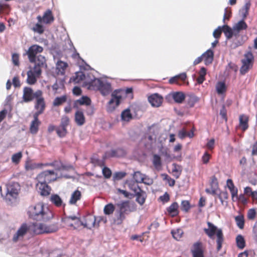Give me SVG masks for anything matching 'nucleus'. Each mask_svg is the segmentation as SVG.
Segmentation results:
<instances>
[{"label": "nucleus", "instance_id": "15", "mask_svg": "<svg viewBox=\"0 0 257 257\" xmlns=\"http://www.w3.org/2000/svg\"><path fill=\"white\" fill-rule=\"evenodd\" d=\"M192 253L193 257H204L201 242L197 241L193 244Z\"/></svg>", "mask_w": 257, "mask_h": 257}, {"label": "nucleus", "instance_id": "49", "mask_svg": "<svg viewBox=\"0 0 257 257\" xmlns=\"http://www.w3.org/2000/svg\"><path fill=\"white\" fill-rule=\"evenodd\" d=\"M216 89L218 94L223 93L226 89L225 84L223 82H219L217 83Z\"/></svg>", "mask_w": 257, "mask_h": 257}, {"label": "nucleus", "instance_id": "27", "mask_svg": "<svg viewBox=\"0 0 257 257\" xmlns=\"http://www.w3.org/2000/svg\"><path fill=\"white\" fill-rule=\"evenodd\" d=\"M75 121L77 125H82L85 122V117L83 113L80 111H77L75 114Z\"/></svg>", "mask_w": 257, "mask_h": 257}, {"label": "nucleus", "instance_id": "32", "mask_svg": "<svg viewBox=\"0 0 257 257\" xmlns=\"http://www.w3.org/2000/svg\"><path fill=\"white\" fill-rule=\"evenodd\" d=\"M233 28H231L227 25L222 26V32L224 33L227 40L231 39L233 35Z\"/></svg>", "mask_w": 257, "mask_h": 257}, {"label": "nucleus", "instance_id": "12", "mask_svg": "<svg viewBox=\"0 0 257 257\" xmlns=\"http://www.w3.org/2000/svg\"><path fill=\"white\" fill-rule=\"evenodd\" d=\"M27 232H29V225L27 223H23L14 234L13 240L14 242H16L18 240L21 239Z\"/></svg>", "mask_w": 257, "mask_h": 257}, {"label": "nucleus", "instance_id": "58", "mask_svg": "<svg viewBox=\"0 0 257 257\" xmlns=\"http://www.w3.org/2000/svg\"><path fill=\"white\" fill-rule=\"evenodd\" d=\"M73 169V166L71 165H64L61 164L60 166H58L56 168V170H70Z\"/></svg>", "mask_w": 257, "mask_h": 257}, {"label": "nucleus", "instance_id": "23", "mask_svg": "<svg viewBox=\"0 0 257 257\" xmlns=\"http://www.w3.org/2000/svg\"><path fill=\"white\" fill-rule=\"evenodd\" d=\"M170 95L174 100L178 103H181L185 98V94L182 91L172 92Z\"/></svg>", "mask_w": 257, "mask_h": 257}, {"label": "nucleus", "instance_id": "37", "mask_svg": "<svg viewBox=\"0 0 257 257\" xmlns=\"http://www.w3.org/2000/svg\"><path fill=\"white\" fill-rule=\"evenodd\" d=\"M43 229L44 230V233H49L56 232L58 230V227L56 224H51L47 225L43 224Z\"/></svg>", "mask_w": 257, "mask_h": 257}, {"label": "nucleus", "instance_id": "38", "mask_svg": "<svg viewBox=\"0 0 257 257\" xmlns=\"http://www.w3.org/2000/svg\"><path fill=\"white\" fill-rule=\"evenodd\" d=\"M71 219L72 220H76L75 224L79 226V224L83 225L85 227L86 226V224H84L81 221L80 218L76 216V215H70L66 216L64 219V221L66 223H68V220Z\"/></svg>", "mask_w": 257, "mask_h": 257}, {"label": "nucleus", "instance_id": "40", "mask_svg": "<svg viewBox=\"0 0 257 257\" xmlns=\"http://www.w3.org/2000/svg\"><path fill=\"white\" fill-rule=\"evenodd\" d=\"M133 177L136 183H142V182H144L145 174L142 173L140 171H136L134 172Z\"/></svg>", "mask_w": 257, "mask_h": 257}, {"label": "nucleus", "instance_id": "16", "mask_svg": "<svg viewBox=\"0 0 257 257\" xmlns=\"http://www.w3.org/2000/svg\"><path fill=\"white\" fill-rule=\"evenodd\" d=\"M28 225L30 233H33L35 234L44 233V230L43 229V223H35L28 224Z\"/></svg>", "mask_w": 257, "mask_h": 257}, {"label": "nucleus", "instance_id": "14", "mask_svg": "<svg viewBox=\"0 0 257 257\" xmlns=\"http://www.w3.org/2000/svg\"><path fill=\"white\" fill-rule=\"evenodd\" d=\"M163 97L158 93H154L148 97V101L154 107L160 106L163 102Z\"/></svg>", "mask_w": 257, "mask_h": 257}, {"label": "nucleus", "instance_id": "5", "mask_svg": "<svg viewBox=\"0 0 257 257\" xmlns=\"http://www.w3.org/2000/svg\"><path fill=\"white\" fill-rule=\"evenodd\" d=\"M7 191L5 199L8 203H12L13 200L17 198L20 186L17 182H11L6 186Z\"/></svg>", "mask_w": 257, "mask_h": 257}, {"label": "nucleus", "instance_id": "36", "mask_svg": "<svg viewBox=\"0 0 257 257\" xmlns=\"http://www.w3.org/2000/svg\"><path fill=\"white\" fill-rule=\"evenodd\" d=\"M152 163L156 169H160L162 166V161L160 156L159 155L154 154L153 156Z\"/></svg>", "mask_w": 257, "mask_h": 257}, {"label": "nucleus", "instance_id": "24", "mask_svg": "<svg viewBox=\"0 0 257 257\" xmlns=\"http://www.w3.org/2000/svg\"><path fill=\"white\" fill-rule=\"evenodd\" d=\"M227 186L230 191L232 199L234 201V197L237 199V189L234 186L232 180L230 179L227 180Z\"/></svg>", "mask_w": 257, "mask_h": 257}, {"label": "nucleus", "instance_id": "21", "mask_svg": "<svg viewBox=\"0 0 257 257\" xmlns=\"http://www.w3.org/2000/svg\"><path fill=\"white\" fill-rule=\"evenodd\" d=\"M201 55L206 65H208L212 63L214 58V52L211 49L207 50Z\"/></svg>", "mask_w": 257, "mask_h": 257}, {"label": "nucleus", "instance_id": "2", "mask_svg": "<svg viewBox=\"0 0 257 257\" xmlns=\"http://www.w3.org/2000/svg\"><path fill=\"white\" fill-rule=\"evenodd\" d=\"M89 88L98 90L103 96H107L112 91L110 82L105 79L96 78L94 76L89 82Z\"/></svg>", "mask_w": 257, "mask_h": 257}, {"label": "nucleus", "instance_id": "48", "mask_svg": "<svg viewBox=\"0 0 257 257\" xmlns=\"http://www.w3.org/2000/svg\"><path fill=\"white\" fill-rule=\"evenodd\" d=\"M237 226L240 228L242 229L244 227V220L242 215H238L235 217Z\"/></svg>", "mask_w": 257, "mask_h": 257}, {"label": "nucleus", "instance_id": "62", "mask_svg": "<svg viewBox=\"0 0 257 257\" xmlns=\"http://www.w3.org/2000/svg\"><path fill=\"white\" fill-rule=\"evenodd\" d=\"M210 185L211 188H218V181L216 177L215 176H212L211 178V181L210 183Z\"/></svg>", "mask_w": 257, "mask_h": 257}, {"label": "nucleus", "instance_id": "64", "mask_svg": "<svg viewBox=\"0 0 257 257\" xmlns=\"http://www.w3.org/2000/svg\"><path fill=\"white\" fill-rule=\"evenodd\" d=\"M142 183L148 185H151L153 183V180L152 179L150 178L148 176L145 174L144 182H142Z\"/></svg>", "mask_w": 257, "mask_h": 257}, {"label": "nucleus", "instance_id": "20", "mask_svg": "<svg viewBox=\"0 0 257 257\" xmlns=\"http://www.w3.org/2000/svg\"><path fill=\"white\" fill-rule=\"evenodd\" d=\"M91 99L87 96H82L79 99L75 100L73 103V107L78 108V105L88 106L91 104Z\"/></svg>", "mask_w": 257, "mask_h": 257}, {"label": "nucleus", "instance_id": "39", "mask_svg": "<svg viewBox=\"0 0 257 257\" xmlns=\"http://www.w3.org/2000/svg\"><path fill=\"white\" fill-rule=\"evenodd\" d=\"M236 243L237 247L239 249H243L245 246V241L243 236L239 234L236 237Z\"/></svg>", "mask_w": 257, "mask_h": 257}, {"label": "nucleus", "instance_id": "18", "mask_svg": "<svg viewBox=\"0 0 257 257\" xmlns=\"http://www.w3.org/2000/svg\"><path fill=\"white\" fill-rule=\"evenodd\" d=\"M121 96H117L113 93L111 94V98L108 102L107 109L109 111H112L116 106L119 105Z\"/></svg>", "mask_w": 257, "mask_h": 257}, {"label": "nucleus", "instance_id": "50", "mask_svg": "<svg viewBox=\"0 0 257 257\" xmlns=\"http://www.w3.org/2000/svg\"><path fill=\"white\" fill-rule=\"evenodd\" d=\"M198 98L197 97L194 95H190L187 100L188 105L190 107L194 106V104L198 101Z\"/></svg>", "mask_w": 257, "mask_h": 257}, {"label": "nucleus", "instance_id": "19", "mask_svg": "<svg viewBox=\"0 0 257 257\" xmlns=\"http://www.w3.org/2000/svg\"><path fill=\"white\" fill-rule=\"evenodd\" d=\"M92 79L93 77L90 78L88 74L86 75L83 72H77L75 73V76L74 80L76 82H79L80 81L85 80V82L89 86L90 79ZM88 87L89 88V86Z\"/></svg>", "mask_w": 257, "mask_h": 257}, {"label": "nucleus", "instance_id": "7", "mask_svg": "<svg viewBox=\"0 0 257 257\" xmlns=\"http://www.w3.org/2000/svg\"><path fill=\"white\" fill-rule=\"evenodd\" d=\"M253 59V55L250 52H248L244 55V58L241 60L242 65L239 71L241 75H244L252 67Z\"/></svg>", "mask_w": 257, "mask_h": 257}, {"label": "nucleus", "instance_id": "52", "mask_svg": "<svg viewBox=\"0 0 257 257\" xmlns=\"http://www.w3.org/2000/svg\"><path fill=\"white\" fill-rule=\"evenodd\" d=\"M102 172L104 177L106 179L110 178L112 175L111 171L107 167H104L102 169Z\"/></svg>", "mask_w": 257, "mask_h": 257}, {"label": "nucleus", "instance_id": "33", "mask_svg": "<svg viewBox=\"0 0 257 257\" xmlns=\"http://www.w3.org/2000/svg\"><path fill=\"white\" fill-rule=\"evenodd\" d=\"M50 201L57 207H60L63 204V201L58 194L51 195Z\"/></svg>", "mask_w": 257, "mask_h": 257}, {"label": "nucleus", "instance_id": "34", "mask_svg": "<svg viewBox=\"0 0 257 257\" xmlns=\"http://www.w3.org/2000/svg\"><path fill=\"white\" fill-rule=\"evenodd\" d=\"M81 196V192L78 190H75L71 194V196L69 200V203L70 204H75L78 200L80 199Z\"/></svg>", "mask_w": 257, "mask_h": 257}, {"label": "nucleus", "instance_id": "26", "mask_svg": "<svg viewBox=\"0 0 257 257\" xmlns=\"http://www.w3.org/2000/svg\"><path fill=\"white\" fill-rule=\"evenodd\" d=\"M135 195L136 196V201L141 205H143L147 197L146 192L141 189L140 191L136 193Z\"/></svg>", "mask_w": 257, "mask_h": 257}, {"label": "nucleus", "instance_id": "43", "mask_svg": "<svg viewBox=\"0 0 257 257\" xmlns=\"http://www.w3.org/2000/svg\"><path fill=\"white\" fill-rule=\"evenodd\" d=\"M135 181H130L127 183V185L128 188L131 190L133 191L135 193H137L138 191H140L141 190V188L137 184Z\"/></svg>", "mask_w": 257, "mask_h": 257}, {"label": "nucleus", "instance_id": "4", "mask_svg": "<svg viewBox=\"0 0 257 257\" xmlns=\"http://www.w3.org/2000/svg\"><path fill=\"white\" fill-rule=\"evenodd\" d=\"M117 206L119 208L118 219L120 221L124 219V214H128L130 212L135 211L136 209V205L133 202H130L128 201H124L117 203Z\"/></svg>", "mask_w": 257, "mask_h": 257}, {"label": "nucleus", "instance_id": "55", "mask_svg": "<svg viewBox=\"0 0 257 257\" xmlns=\"http://www.w3.org/2000/svg\"><path fill=\"white\" fill-rule=\"evenodd\" d=\"M22 157V154L21 152H18L14 154L12 157V160L13 163L17 164L19 162L20 160Z\"/></svg>", "mask_w": 257, "mask_h": 257}, {"label": "nucleus", "instance_id": "22", "mask_svg": "<svg viewBox=\"0 0 257 257\" xmlns=\"http://www.w3.org/2000/svg\"><path fill=\"white\" fill-rule=\"evenodd\" d=\"M40 96L35 98V103L34 107L35 109L45 110L46 107L45 102L43 97V93H41Z\"/></svg>", "mask_w": 257, "mask_h": 257}, {"label": "nucleus", "instance_id": "46", "mask_svg": "<svg viewBox=\"0 0 257 257\" xmlns=\"http://www.w3.org/2000/svg\"><path fill=\"white\" fill-rule=\"evenodd\" d=\"M173 237L175 239L179 240L182 237L183 231L181 229H177L171 231Z\"/></svg>", "mask_w": 257, "mask_h": 257}, {"label": "nucleus", "instance_id": "6", "mask_svg": "<svg viewBox=\"0 0 257 257\" xmlns=\"http://www.w3.org/2000/svg\"><path fill=\"white\" fill-rule=\"evenodd\" d=\"M41 93H42V91L40 90H37L34 92L32 88L25 87L23 89V101L26 103L32 101L39 96Z\"/></svg>", "mask_w": 257, "mask_h": 257}, {"label": "nucleus", "instance_id": "35", "mask_svg": "<svg viewBox=\"0 0 257 257\" xmlns=\"http://www.w3.org/2000/svg\"><path fill=\"white\" fill-rule=\"evenodd\" d=\"M41 122L39 120L33 119L30 125V131L32 134H36L37 133L39 129V126Z\"/></svg>", "mask_w": 257, "mask_h": 257}, {"label": "nucleus", "instance_id": "41", "mask_svg": "<svg viewBox=\"0 0 257 257\" xmlns=\"http://www.w3.org/2000/svg\"><path fill=\"white\" fill-rule=\"evenodd\" d=\"M121 119L124 121H129L132 118V115L130 109L127 108L122 111L121 114Z\"/></svg>", "mask_w": 257, "mask_h": 257}, {"label": "nucleus", "instance_id": "42", "mask_svg": "<svg viewBox=\"0 0 257 257\" xmlns=\"http://www.w3.org/2000/svg\"><path fill=\"white\" fill-rule=\"evenodd\" d=\"M42 22L38 21V23L33 27L32 30L39 34H43L44 32V28L42 25Z\"/></svg>", "mask_w": 257, "mask_h": 257}, {"label": "nucleus", "instance_id": "56", "mask_svg": "<svg viewBox=\"0 0 257 257\" xmlns=\"http://www.w3.org/2000/svg\"><path fill=\"white\" fill-rule=\"evenodd\" d=\"M56 133L60 137H63L66 134V128L60 126L56 128Z\"/></svg>", "mask_w": 257, "mask_h": 257}, {"label": "nucleus", "instance_id": "54", "mask_svg": "<svg viewBox=\"0 0 257 257\" xmlns=\"http://www.w3.org/2000/svg\"><path fill=\"white\" fill-rule=\"evenodd\" d=\"M126 174L124 172H116L113 174V179L114 180H121L125 176Z\"/></svg>", "mask_w": 257, "mask_h": 257}, {"label": "nucleus", "instance_id": "3", "mask_svg": "<svg viewBox=\"0 0 257 257\" xmlns=\"http://www.w3.org/2000/svg\"><path fill=\"white\" fill-rule=\"evenodd\" d=\"M208 228H204L205 233L210 238H212L216 232L217 236V250H220L222 247V244L223 241V237L222 230L218 229L216 226L210 222H207Z\"/></svg>", "mask_w": 257, "mask_h": 257}, {"label": "nucleus", "instance_id": "47", "mask_svg": "<svg viewBox=\"0 0 257 257\" xmlns=\"http://www.w3.org/2000/svg\"><path fill=\"white\" fill-rule=\"evenodd\" d=\"M66 100L67 97L65 95H63L60 97H57L53 101V105L59 106L65 102Z\"/></svg>", "mask_w": 257, "mask_h": 257}, {"label": "nucleus", "instance_id": "13", "mask_svg": "<svg viewBox=\"0 0 257 257\" xmlns=\"http://www.w3.org/2000/svg\"><path fill=\"white\" fill-rule=\"evenodd\" d=\"M37 19L39 22H42L45 24H50L54 21V17L52 15V12L50 10H47L44 13L43 17L38 16Z\"/></svg>", "mask_w": 257, "mask_h": 257}, {"label": "nucleus", "instance_id": "31", "mask_svg": "<svg viewBox=\"0 0 257 257\" xmlns=\"http://www.w3.org/2000/svg\"><path fill=\"white\" fill-rule=\"evenodd\" d=\"M68 66L66 63L62 61H58L56 64V69L58 74L64 75L65 69Z\"/></svg>", "mask_w": 257, "mask_h": 257}, {"label": "nucleus", "instance_id": "9", "mask_svg": "<svg viewBox=\"0 0 257 257\" xmlns=\"http://www.w3.org/2000/svg\"><path fill=\"white\" fill-rule=\"evenodd\" d=\"M55 175L53 170H46L40 173L37 176L39 182H43L48 184V183L57 180L56 176Z\"/></svg>", "mask_w": 257, "mask_h": 257}, {"label": "nucleus", "instance_id": "30", "mask_svg": "<svg viewBox=\"0 0 257 257\" xmlns=\"http://www.w3.org/2000/svg\"><path fill=\"white\" fill-rule=\"evenodd\" d=\"M248 118L244 115H241L239 116V125L242 131H244L247 129Z\"/></svg>", "mask_w": 257, "mask_h": 257}, {"label": "nucleus", "instance_id": "28", "mask_svg": "<svg viewBox=\"0 0 257 257\" xmlns=\"http://www.w3.org/2000/svg\"><path fill=\"white\" fill-rule=\"evenodd\" d=\"M247 28V25L243 19L233 26V30L240 32L241 30H246Z\"/></svg>", "mask_w": 257, "mask_h": 257}, {"label": "nucleus", "instance_id": "10", "mask_svg": "<svg viewBox=\"0 0 257 257\" xmlns=\"http://www.w3.org/2000/svg\"><path fill=\"white\" fill-rule=\"evenodd\" d=\"M33 63H34L33 69H35V72L37 76H40L41 74L42 68L47 67L46 58L42 55H38L35 58V61Z\"/></svg>", "mask_w": 257, "mask_h": 257}, {"label": "nucleus", "instance_id": "59", "mask_svg": "<svg viewBox=\"0 0 257 257\" xmlns=\"http://www.w3.org/2000/svg\"><path fill=\"white\" fill-rule=\"evenodd\" d=\"M174 168L172 169V172L174 173V176H175L176 178H178L181 174V171L179 170L178 168L179 167L175 164H173Z\"/></svg>", "mask_w": 257, "mask_h": 257}, {"label": "nucleus", "instance_id": "17", "mask_svg": "<svg viewBox=\"0 0 257 257\" xmlns=\"http://www.w3.org/2000/svg\"><path fill=\"white\" fill-rule=\"evenodd\" d=\"M37 185L38 188V191L41 195L46 196L50 195L51 188L48 184L43 182H38Z\"/></svg>", "mask_w": 257, "mask_h": 257}, {"label": "nucleus", "instance_id": "57", "mask_svg": "<svg viewBox=\"0 0 257 257\" xmlns=\"http://www.w3.org/2000/svg\"><path fill=\"white\" fill-rule=\"evenodd\" d=\"M222 32V26H218L217 28L214 31L213 36L215 39H218L220 38Z\"/></svg>", "mask_w": 257, "mask_h": 257}, {"label": "nucleus", "instance_id": "1", "mask_svg": "<svg viewBox=\"0 0 257 257\" xmlns=\"http://www.w3.org/2000/svg\"><path fill=\"white\" fill-rule=\"evenodd\" d=\"M28 214L33 220L44 222L49 221L53 217L52 211L42 202L30 206Z\"/></svg>", "mask_w": 257, "mask_h": 257}, {"label": "nucleus", "instance_id": "63", "mask_svg": "<svg viewBox=\"0 0 257 257\" xmlns=\"http://www.w3.org/2000/svg\"><path fill=\"white\" fill-rule=\"evenodd\" d=\"M12 61L14 64L16 66L19 65V55L16 53H14L12 55Z\"/></svg>", "mask_w": 257, "mask_h": 257}, {"label": "nucleus", "instance_id": "8", "mask_svg": "<svg viewBox=\"0 0 257 257\" xmlns=\"http://www.w3.org/2000/svg\"><path fill=\"white\" fill-rule=\"evenodd\" d=\"M43 50L44 49L42 46L34 44L29 48L26 53L24 54V55H27L29 61L31 63H33L35 58L38 55H40V54L43 52Z\"/></svg>", "mask_w": 257, "mask_h": 257}, {"label": "nucleus", "instance_id": "53", "mask_svg": "<svg viewBox=\"0 0 257 257\" xmlns=\"http://www.w3.org/2000/svg\"><path fill=\"white\" fill-rule=\"evenodd\" d=\"M91 163L94 164L95 165H97V166L102 167L104 165L103 160H101L98 159L95 156H93L91 158Z\"/></svg>", "mask_w": 257, "mask_h": 257}, {"label": "nucleus", "instance_id": "44", "mask_svg": "<svg viewBox=\"0 0 257 257\" xmlns=\"http://www.w3.org/2000/svg\"><path fill=\"white\" fill-rule=\"evenodd\" d=\"M250 7V3L249 2L246 3L240 10V13L243 19H245L247 17Z\"/></svg>", "mask_w": 257, "mask_h": 257}, {"label": "nucleus", "instance_id": "60", "mask_svg": "<svg viewBox=\"0 0 257 257\" xmlns=\"http://www.w3.org/2000/svg\"><path fill=\"white\" fill-rule=\"evenodd\" d=\"M228 198V194L227 191L220 192V200L222 204H223V200L227 199Z\"/></svg>", "mask_w": 257, "mask_h": 257}, {"label": "nucleus", "instance_id": "61", "mask_svg": "<svg viewBox=\"0 0 257 257\" xmlns=\"http://www.w3.org/2000/svg\"><path fill=\"white\" fill-rule=\"evenodd\" d=\"M256 212L254 209H250L247 213V217L249 219H253L255 217Z\"/></svg>", "mask_w": 257, "mask_h": 257}, {"label": "nucleus", "instance_id": "25", "mask_svg": "<svg viewBox=\"0 0 257 257\" xmlns=\"http://www.w3.org/2000/svg\"><path fill=\"white\" fill-rule=\"evenodd\" d=\"M37 76L35 72V69L30 70L27 72V82L30 85L34 84L37 81Z\"/></svg>", "mask_w": 257, "mask_h": 257}, {"label": "nucleus", "instance_id": "11", "mask_svg": "<svg viewBox=\"0 0 257 257\" xmlns=\"http://www.w3.org/2000/svg\"><path fill=\"white\" fill-rule=\"evenodd\" d=\"M126 154V150L122 148H117L115 149H111L107 151L103 156V159L105 160L107 158L110 157H123Z\"/></svg>", "mask_w": 257, "mask_h": 257}, {"label": "nucleus", "instance_id": "45", "mask_svg": "<svg viewBox=\"0 0 257 257\" xmlns=\"http://www.w3.org/2000/svg\"><path fill=\"white\" fill-rule=\"evenodd\" d=\"M115 208L114 205L111 203L106 205L104 207V213L106 215H110L113 213Z\"/></svg>", "mask_w": 257, "mask_h": 257}, {"label": "nucleus", "instance_id": "29", "mask_svg": "<svg viewBox=\"0 0 257 257\" xmlns=\"http://www.w3.org/2000/svg\"><path fill=\"white\" fill-rule=\"evenodd\" d=\"M178 204L177 202L173 203L169 207L167 208V210L168 213L172 216H175L178 214Z\"/></svg>", "mask_w": 257, "mask_h": 257}, {"label": "nucleus", "instance_id": "51", "mask_svg": "<svg viewBox=\"0 0 257 257\" xmlns=\"http://www.w3.org/2000/svg\"><path fill=\"white\" fill-rule=\"evenodd\" d=\"M190 208V204L188 201L183 200L181 204V209L184 212H187Z\"/></svg>", "mask_w": 257, "mask_h": 257}]
</instances>
